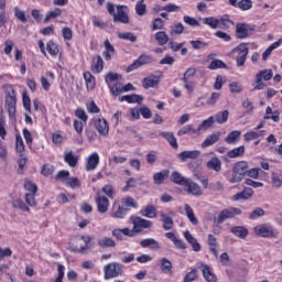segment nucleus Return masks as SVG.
<instances>
[{"mask_svg":"<svg viewBox=\"0 0 282 282\" xmlns=\"http://www.w3.org/2000/svg\"><path fill=\"white\" fill-rule=\"evenodd\" d=\"M117 10V12H116ZM107 12L112 17L115 23H123V25H129V7L108 2L107 3Z\"/></svg>","mask_w":282,"mask_h":282,"instance_id":"obj_1","label":"nucleus"},{"mask_svg":"<svg viewBox=\"0 0 282 282\" xmlns=\"http://www.w3.org/2000/svg\"><path fill=\"white\" fill-rule=\"evenodd\" d=\"M132 230L129 228L121 229V234L126 237H135V232H142L144 229L153 228V221L144 219L140 216H132Z\"/></svg>","mask_w":282,"mask_h":282,"instance_id":"obj_2","label":"nucleus"},{"mask_svg":"<svg viewBox=\"0 0 282 282\" xmlns=\"http://www.w3.org/2000/svg\"><path fill=\"white\" fill-rule=\"evenodd\" d=\"M4 105L7 107L10 120H14L17 117V91H14L12 86H8L6 89Z\"/></svg>","mask_w":282,"mask_h":282,"instance_id":"obj_3","label":"nucleus"},{"mask_svg":"<svg viewBox=\"0 0 282 282\" xmlns=\"http://www.w3.org/2000/svg\"><path fill=\"white\" fill-rule=\"evenodd\" d=\"M248 162L239 161L234 165L232 177L230 178L231 184H237L248 175Z\"/></svg>","mask_w":282,"mask_h":282,"instance_id":"obj_4","label":"nucleus"},{"mask_svg":"<svg viewBox=\"0 0 282 282\" xmlns=\"http://www.w3.org/2000/svg\"><path fill=\"white\" fill-rule=\"evenodd\" d=\"M253 232L257 237H262L264 239H272L279 235V231L272 227L270 224H261L253 228Z\"/></svg>","mask_w":282,"mask_h":282,"instance_id":"obj_5","label":"nucleus"},{"mask_svg":"<svg viewBox=\"0 0 282 282\" xmlns=\"http://www.w3.org/2000/svg\"><path fill=\"white\" fill-rule=\"evenodd\" d=\"M249 52L250 50L248 48V44L246 43H241L231 51V54H237L236 62L238 67H243V65L246 64V58H248Z\"/></svg>","mask_w":282,"mask_h":282,"instance_id":"obj_6","label":"nucleus"},{"mask_svg":"<svg viewBox=\"0 0 282 282\" xmlns=\"http://www.w3.org/2000/svg\"><path fill=\"white\" fill-rule=\"evenodd\" d=\"M151 63H155V58L153 57V55L143 53L138 57V59H135L130 66H128L127 72H133L139 67H142V65H151Z\"/></svg>","mask_w":282,"mask_h":282,"instance_id":"obj_7","label":"nucleus"},{"mask_svg":"<svg viewBox=\"0 0 282 282\" xmlns=\"http://www.w3.org/2000/svg\"><path fill=\"white\" fill-rule=\"evenodd\" d=\"M104 272L107 281H109V279H116V276L122 274V265L118 262L109 263L104 268Z\"/></svg>","mask_w":282,"mask_h":282,"instance_id":"obj_8","label":"nucleus"},{"mask_svg":"<svg viewBox=\"0 0 282 282\" xmlns=\"http://www.w3.org/2000/svg\"><path fill=\"white\" fill-rule=\"evenodd\" d=\"M252 32H254V28L247 23H237L236 24V39H248V36H252Z\"/></svg>","mask_w":282,"mask_h":282,"instance_id":"obj_9","label":"nucleus"},{"mask_svg":"<svg viewBox=\"0 0 282 282\" xmlns=\"http://www.w3.org/2000/svg\"><path fill=\"white\" fill-rule=\"evenodd\" d=\"M241 209L238 207L223 209L218 215L217 224H224L226 219H232L234 217H237V215H241Z\"/></svg>","mask_w":282,"mask_h":282,"instance_id":"obj_10","label":"nucleus"},{"mask_svg":"<svg viewBox=\"0 0 282 282\" xmlns=\"http://www.w3.org/2000/svg\"><path fill=\"white\" fill-rule=\"evenodd\" d=\"M95 202L97 205V210L101 215H104V213H107V210H109V198H107V196H101L100 194H96Z\"/></svg>","mask_w":282,"mask_h":282,"instance_id":"obj_11","label":"nucleus"},{"mask_svg":"<svg viewBox=\"0 0 282 282\" xmlns=\"http://www.w3.org/2000/svg\"><path fill=\"white\" fill-rule=\"evenodd\" d=\"M200 270L205 281L207 282H217V275L214 274L213 270H210V265L202 262Z\"/></svg>","mask_w":282,"mask_h":282,"instance_id":"obj_12","label":"nucleus"},{"mask_svg":"<svg viewBox=\"0 0 282 282\" xmlns=\"http://www.w3.org/2000/svg\"><path fill=\"white\" fill-rule=\"evenodd\" d=\"M185 191L189 194V195H195L196 197H199V195H203V191H202V186H199V184L188 180L187 184L185 185Z\"/></svg>","mask_w":282,"mask_h":282,"instance_id":"obj_13","label":"nucleus"},{"mask_svg":"<svg viewBox=\"0 0 282 282\" xmlns=\"http://www.w3.org/2000/svg\"><path fill=\"white\" fill-rule=\"evenodd\" d=\"M202 153L199 150H192V151H183L177 154L178 160L182 162H188V160H197Z\"/></svg>","mask_w":282,"mask_h":282,"instance_id":"obj_14","label":"nucleus"},{"mask_svg":"<svg viewBox=\"0 0 282 282\" xmlns=\"http://www.w3.org/2000/svg\"><path fill=\"white\" fill-rule=\"evenodd\" d=\"M252 195H254V191L250 187H245L243 191L235 194L231 199L232 202H239V200H246V199H250V197H252Z\"/></svg>","mask_w":282,"mask_h":282,"instance_id":"obj_15","label":"nucleus"},{"mask_svg":"<svg viewBox=\"0 0 282 282\" xmlns=\"http://www.w3.org/2000/svg\"><path fill=\"white\" fill-rule=\"evenodd\" d=\"M98 164H100V156L96 152L91 153L86 161V171H96Z\"/></svg>","mask_w":282,"mask_h":282,"instance_id":"obj_16","label":"nucleus"},{"mask_svg":"<svg viewBox=\"0 0 282 282\" xmlns=\"http://www.w3.org/2000/svg\"><path fill=\"white\" fill-rule=\"evenodd\" d=\"M95 127L98 133H100V135L109 134V123H107V120L100 118L96 119Z\"/></svg>","mask_w":282,"mask_h":282,"instance_id":"obj_17","label":"nucleus"},{"mask_svg":"<svg viewBox=\"0 0 282 282\" xmlns=\"http://www.w3.org/2000/svg\"><path fill=\"white\" fill-rule=\"evenodd\" d=\"M221 137V132H214L208 135L204 142L202 143V149H208V147H213L216 142H219V138Z\"/></svg>","mask_w":282,"mask_h":282,"instance_id":"obj_18","label":"nucleus"},{"mask_svg":"<svg viewBox=\"0 0 282 282\" xmlns=\"http://www.w3.org/2000/svg\"><path fill=\"white\" fill-rule=\"evenodd\" d=\"M140 215L148 219H155V217H158V209L153 205H148L140 210Z\"/></svg>","mask_w":282,"mask_h":282,"instance_id":"obj_19","label":"nucleus"},{"mask_svg":"<svg viewBox=\"0 0 282 282\" xmlns=\"http://www.w3.org/2000/svg\"><path fill=\"white\" fill-rule=\"evenodd\" d=\"M112 210L111 217L116 219H124L127 213H129V209L124 205H118L116 209V204H113Z\"/></svg>","mask_w":282,"mask_h":282,"instance_id":"obj_20","label":"nucleus"},{"mask_svg":"<svg viewBox=\"0 0 282 282\" xmlns=\"http://www.w3.org/2000/svg\"><path fill=\"white\" fill-rule=\"evenodd\" d=\"M141 248H150V250H160V242L153 238L143 239L140 241Z\"/></svg>","mask_w":282,"mask_h":282,"instance_id":"obj_21","label":"nucleus"},{"mask_svg":"<svg viewBox=\"0 0 282 282\" xmlns=\"http://www.w3.org/2000/svg\"><path fill=\"white\" fill-rule=\"evenodd\" d=\"M206 169L209 171H215V173H219L221 171V160L217 156H213L207 163Z\"/></svg>","mask_w":282,"mask_h":282,"instance_id":"obj_22","label":"nucleus"},{"mask_svg":"<svg viewBox=\"0 0 282 282\" xmlns=\"http://www.w3.org/2000/svg\"><path fill=\"white\" fill-rule=\"evenodd\" d=\"M142 100H144V98H142V96L140 95H123L119 98L120 102H129V104H133L137 102L138 105H142Z\"/></svg>","mask_w":282,"mask_h":282,"instance_id":"obj_23","label":"nucleus"},{"mask_svg":"<svg viewBox=\"0 0 282 282\" xmlns=\"http://www.w3.org/2000/svg\"><path fill=\"white\" fill-rule=\"evenodd\" d=\"M171 180L174 184H177L178 186H186L188 184V178L182 176L181 173L177 171L172 172Z\"/></svg>","mask_w":282,"mask_h":282,"instance_id":"obj_24","label":"nucleus"},{"mask_svg":"<svg viewBox=\"0 0 282 282\" xmlns=\"http://www.w3.org/2000/svg\"><path fill=\"white\" fill-rule=\"evenodd\" d=\"M159 135L164 138L169 142L170 147H172V149H178L177 139L173 132H160Z\"/></svg>","mask_w":282,"mask_h":282,"instance_id":"obj_25","label":"nucleus"},{"mask_svg":"<svg viewBox=\"0 0 282 282\" xmlns=\"http://www.w3.org/2000/svg\"><path fill=\"white\" fill-rule=\"evenodd\" d=\"M231 25H235V22L230 20V15L224 14L218 19V28H221V30H229Z\"/></svg>","mask_w":282,"mask_h":282,"instance_id":"obj_26","label":"nucleus"},{"mask_svg":"<svg viewBox=\"0 0 282 282\" xmlns=\"http://www.w3.org/2000/svg\"><path fill=\"white\" fill-rule=\"evenodd\" d=\"M97 246H99V248H116V240L109 237L99 238Z\"/></svg>","mask_w":282,"mask_h":282,"instance_id":"obj_27","label":"nucleus"},{"mask_svg":"<svg viewBox=\"0 0 282 282\" xmlns=\"http://www.w3.org/2000/svg\"><path fill=\"white\" fill-rule=\"evenodd\" d=\"M230 231L232 235H235V237H238L239 239H246L249 235L248 229L241 226L232 227Z\"/></svg>","mask_w":282,"mask_h":282,"instance_id":"obj_28","label":"nucleus"},{"mask_svg":"<svg viewBox=\"0 0 282 282\" xmlns=\"http://www.w3.org/2000/svg\"><path fill=\"white\" fill-rule=\"evenodd\" d=\"M64 161L70 169H74L78 164V155H74V152H66L64 154Z\"/></svg>","mask_w":282,"mask_h":282,"instance_id":"obj_29","label":"nucleus"},{"mask_svg":"<svg viewBox=\"0 0 282 282\" xmlns=\"http://www.w3.org/2000/svg\"><path fill=\"white\" fill-rule=\"evenodd\" d=\"M160 83V79H158V76L155 75H150L143 79V88L144 89H150V87H155Z\"/></svg>","mask_w":282,"mask_h":282,"instance_id":"obj_30","label":"nucleus"},{"mask_svg":"<svg viewBox=\"0 0 282 282\" xmlns=\"http://www.w3.org/2000/svg\"><path fill=\"white\" fill-rule=\"evenodd\" d=\"M228 116H230V112L228 110H224L217 112L215 116H213V118L218 124H224L228 122Z\"/></svg>","mask_w":282,"mask_h":282,"instance_id":"obj_31","label":"nucleus"},{"mask_svg":"<svg viewBox=\"0 0 282 282\" xmlns=\"http://www.w3.org/2000/svg\"><path fill=\"white\" fill-rule=\"evenodd\" d=\"M105 47L106 51L104 52V58L105 61H111V57L113 56V54H116V48L113 47V45H111L109 40L105 41Z\"/></svg>","mask_w":282,"mask_h":282,"instance_id":"obj_32","label":"nucleus"},{"mask_svg":"<svg viewBox=\"0 0 282 282\" xmlns=\"http://www.w3.org/2000/svg\"><path fill=\"white\" fill-rule=\"evenodd\" d=\"M282 39L271 44L262 54V61H268L270 58V54L276 50V47H281Z\"/></svg>","mask_w":282,"mask_h":282,"instance_id":"obj_33","label":"nucleus"},{"mask_svg":"<svg viewBox=\"0 0 282 282\" xmlns=\"http://www.w3.org/2000/svg\"><path fill=\"white\" fill-rule=\"evenodd\" d=\"M207 243L214 257H219V251H217V238L213 235H208Z\"/></svg>","mask_w":282,"mask_h":282,"instance_id":"obj_34","label":"nucleus"},{"mask_svg":"<svg viewBox=\"0 0 282 282\" xmlns=\"http://www.w3.org/2000/svg\"><path fill=\"white\" fill-rule=\"evenodd\" d=\"M185 215L193 226H197V224H199V220H197V217H195L193 208H191V205L188 204H185Z\"/></svg>","mask_w":282,"mask_h":282,"instance_id":"obj_35","label":"nucleus"},{"mask_svg":"<svg viewBox=\"0 0 282 282\" xmlns=\"http://www.w3.org/2000/svg\"><path fill=\"white\" fill-rule=\"evenodd\" d=\"M215 122V117H209L208 119H205L196 129L197 133H199V131H208V129H210V127H213V123Z\"/></svg>","mask_w":282,"mask_h":282,"instance_id":"obj_36","label":"nucleus"},{"mask_svg":"<svg viewBox=\"0 0 282 282\" xmlns=\"http://www.w3.org/2000/svg\"><path fill=\"white\" fill-rule=\"evenodd\" d=\"M93 63L94 65L91 66V72L94 74H100V72H102L104 68L102 57H100V55H97V61L93 58Z\"/></svg>","mask_w":282,"mask_h":282,"instance_id":"obj_37","label":"nucleus"},{"mask_svg":"<svg viewBox=\"0 0 282 282\" xmlns=\"http://www.w3.org/2000/svg\"><path fill=\"white\" fill-rule=\"evenodd\" d=\"M202 22L205 25H208L209 28H212V30H217V28H219V19L215 17L203 18Z\"/></svg>","mask_w":282,"mask_h":282,"instance_id":"obj_38","label":"nucleus"},{"mask_svg":"<svg viewBox=\"0 0 282 282\" xmlns=\"http://www.w3.org/2000/svg\"><path fill=\"white\" fill-rule=\"evenodd\" d=\"M46 51L51 56H58V53L61 50L58 48V44H56L54 41H48L46 44Z\"/></svg>","mask_w":282,"mask_h":282,"instance_id":"obj_39","label":"nucleus"},{"mask_svg":"<svg viewBox=\"0 0 282 282\" xmlns=\"http://www.w3.org/2000/svg\"><path fill=\"white\" fill-rule=\"evenodd\" d=\"M246 153V147L240 145L238 148L232 149L227 153V156L230 158L231 160L235 158H241Z\"/></svg>","mask_w":282,"mask_h":282,"instance_id":"obj_40","label":"nucleus"},{"mask_svg":"<svg viewBox=\"0 0 282 282\" xmlns=\"http://www.w3.org/2000/svg\"><path fill=\"white\" fill-rule=\"evenodd\" d=\"M15 151L20 155H23V153L25 152V143H23V138L21 137V134L15 135Z\"/></svg>","mask_w":282,"mask_h":282,"instance_id":"obj_41","label":"nucleus"},{"mask_svg":"<svg viewBox=\"0 0 282 282\" xmlns=\"http://www.w3.org/2000/svg\"><path fill=\"white\" fill-rule=\"evenodd\" d=\"M84 79H85L87 89H94L96 87V78L94 77V75H91V73L89 72L84 73Z\"/></svg>","mask_w":282,"mask_h":282,"instance_id":"obj_42","label":"nucleus"},{"mask_svg":"<svg viewBox=\"0 0 282 282\" xmlns=\"http://www.w3.org/2000/svg\"><path fill=\"white\" fill-rule=\"evenodd\" d=\"M240 137L241 131L234 130L226 137L225 142H227V144H235V142H237V140H239Z\"/></svg>","mask_w":282,"mask_h":282,"instance_id":"obj_43","label":"nucleus"},{"mask_svg":"<svg viewBox=\"0 0 282 282\" xmlns=\"http://www.w3.org/2000/svg\"><path fill=\"white\" fill-rule=\"evenodd\" d=\"M166 177H169V171H162V172L155 173L153 175L154 184L156 185L164 184V180H166Z\"/></svg>","mask_w":282,"mask_h":282,"instance_id":"obj_44","label":"nucleus"},{"mask_svg":"<svg viewBox=\"0 0 282 282\" xmlns=\"http://www.w3.org/2000/svg\"><path fill=\"white\" fill-rule=\"evenodd\" d=\"M80 240L84 241V246L75 249V252H85L89 248V243L94 240L91 236H82Z\"/></svg>","mask_w":282,"mask_h":282,"instance_id":"obj_45","label":"nucleus"},{"mask_svg":"<svg viewBox=\"0 0 282 282\" xmlns=\"http://www.w3.org/2000/svg\"><path fill=\"white\" fill-rule=\"evenodd\" d=\"M154 39L158 41L159 45H166V43H169V35L164 31L155 33Z\"/></svg>","mask_w":282,"mask_h":282,"instance_id":"obj_46","label":"nucleus"},{"mask_svg":"<svg viewBox=\"0 0 282 282\" xmlns=\"http://www.w3.org/2000/svg\"><path fill=\"white\" fill-rule=\"evenodd\" d=\"M228 66L221 59H213L212 63L208 65V69H226Z\"/></svg>","mask_w":282,"mask_h":282,"instance_id":"obj_47","label":"nucleus"},{"mask_svg":"<svg viewBox=\"0 0 282 282\" xmlns=\"http://www.w3.org/2000/svg\"><path fill=\"white\" fill-rule=\"evenodd\" d=\"M118 39H121L123 41H130V43H135V41H138V36H135V34L131 32H123V33L119 32Z\"/></svg>","mask_w":282,"mask_h":282,"instance_id":"obj_48","label":"nucleus"},{"mask_svg":"<svg viewBox=\"0 0 282 282\" xmlns=\"http://www.w3.org/2000/svg\"><path fill=\"white\" fill-rule=\"evenodd\" d=\"M162 221H163V228L164 230H173V218L170 216H166V214H161Z\"/></svg>","mask_w":282,"mask_h":282,"instance_id":"obj_49","label":"nucleus"},{"mask_svg":"<svg viewBox=\"0 0 282 282\" xmlns=\"http://www.w3.org/2000/svg\"><path fill=\"white\" fill-rule=\"evenodd\" d=\"M6 135H8V131H6V116H3V110L0 112V138L6 140Z\"/></svg>","mask_w":282,"mask_h":282,"instance_id":"obj_50","label":"nucleus"},{"mask_svg":"<svg viewBox=\"0 0 282 282\" xmlns=\"http://www.w3.org/2000/svg\"><path fill=\"white\" fill-rule=\"evenodd\" d=\"M263 135V131L260 132H254V131H249L243 134L245 141L246 142H251V140H258Z\"/></svg>","mask_w":282,"mask_h":282,"instance_id":"obj_51","label":"nucleus"},{"mask_svg":"<svg viewBox=\"0 0 282 282\" xmlns=\"http://www.w3.org/2000/svg\"><path fill=\"white\" fill-rule=\"evenodd\" d=\"M61 14H63V11L59 8H55L54 10L48 11L44 18V23H47L50 19H56L57 17H61Z\"/></svg>","mask_w":282,"mask_h":282,"instance_id":"obj_52","label":"nucleus"},{"mask_svg":"<svg viewBox=\"0 0 282 282\" xmlns=\"http://www.w3.org/2000/svg\"><path fill=\"white\" fill-rule=\"evenodd\" d=\"M121 203L126 208H138V203L131 196H126L121 199Z\"/></svg>","mask_w":282,"mask_h":282,"instance_id":"obj_53","label":"nucleus"},{"mask_svg":"<svg viewBox=\"0 0 282 282\" xmlns=\"http://www.w3.org/2000/svg\"><path fill=\"white\" fill-rule=\"evenodd\" d=\"M199 279V274L197 273V269H192L187 274H185L183 282H193Z\"/></svg>","mask_w":282,"mask_h":282,"instance_id":"obj_54","label":"nucleus"},{"mask_svg":"<svg viewBox=\"0 0 282 282\" xmlns=\"http://www.w3.org/2000/svg\"><path fill=\"white\" fill-rule=\"evenodd\" d=\"M12 207L18 208L19 210H23V213H30V207H28V205H25V203L21 199L13 200Z\"/></svg>","mask_w":282,"mask_h":282,"instance_id":"obj_55","label":"nucleus"},{"mask_svg":"<svg viewBox=\"0 0 282 282\" xmlns=\"http://www.w3.org/2000/svg\"><path fill=\"white\" fill-rule=\"evenodd\" d=\"M263 72H259L257 75H256V83L257 85L254 86L253 88V91H257V90H261L265 87V84H263Z\"/></svg>","mask_w":282,"mask_h":282,"instance_id":"obj_56","label":"nucleus"},{"mask_svg":"<svg viewBox=\"0 0 282 282\" xmlns=\"http://www.w3.org/2000/svg\"><path fill=\"white\" fill-rule=\"evenodd\" d=\"M160 263H161L162 272L166 273V272H171V270H173V263L170 260H167L166 258H162Z\"/></svg>","mask_w":282,"mask_h":282,"instance_id":"obj_57","label":"nucleus"},{"mask_svg":"<svg viewBox=\"0 0 282 282\" xmlns=\"http://www.w3.org/2000/svg\"><path fill=\"white\" fill-rule=\"evenodd\" d=\"M237 8L243 12L252 10V0H240Z\"/></svg>","mask_w":282,"mask_h":282,"instance_id":"obj_58","label":"nucleus"},{"mask_svg":"<svg viewBox=\"0 0 282 282\" xmlns=\"http://www.w3.org/2000/svg\"><path fill=\"white\" fill-rule=\"evenodd\" d=\"M188 133H197V129H193V124H187L177 131V135H186Z\"/></svg>","mask_w":282,"mask_h":282,"instance_id":"obj_59","label":"nucleus"},{"mask_svg":"<svg viewBox=\"0 0 282 282\" xmlns=\"http://www.w3.org/2000/svg\"><path fill=\"white\" fill-rule=\"evenodd\" d=\"M53 174H54V165L46 163L42 166L41 175H43L44 177H50V175H53Z\"/></svg>","mask_w":282,"mask_h":282,"instance_id":"obj_60","label":"nucleus"},{"mask_svg":"<svg viewBox=\"0 0 282 282\" xmlns=\"http://www.w3.org/2000/svg\"><path fill=\"white\" fill-rule=\"evenodd\" d=\"M75 116L76 118H78V120L84 122V124H87V120L89 119V117L87 116V112H85V109L77 108L75 110Z\"/></svg>","mask_w":282,"mask_h":282,"instance_id":"obj_61","label":"nucleus"},{"mask_svg":"<svg viewBox=\"0 0 282 282\" xmlns=\"http://www.w3.org/2000/svg\"><path fill=\"white\" fill-rule=\"evenodd\" d=\"M102 193L109 197V199H113L116 197V188H113V185L108 184L102 187Z\"/></svg>","mask_w":282,"mask_h":282,"instance_id":"obj_62","label":"nucleus"},{"mask_svg":"<svg viewBox=\"0 0 282 282\" xmlns=\"http://www.w3.org/2000/svg\"><path fill=\"white\" fill-rule=\"evenodd\" d=\"M158 155H159L158 151H155V150L150 151V152L147 154V162H148L151 166H153V164H155V162H158Z\"/></svg>","mask_w":282,"mask_h":282,"instance_id":"obj_63","label":"nucleus"},{"mask_svg":"<svg viewBox=\"0 0 282 282\" xmlns=\"http://www.w3.org/2000/svg\"><path fill=\"white\" fill-rule=\"evenodd\" d=\"M36 193H26L24 196L25 203L28 206H35L36 205Z\"/></svg>","mask_w":282,"mask_h":282,"instance_id":"obj_64","label":"nucleus"}]
</instances>
